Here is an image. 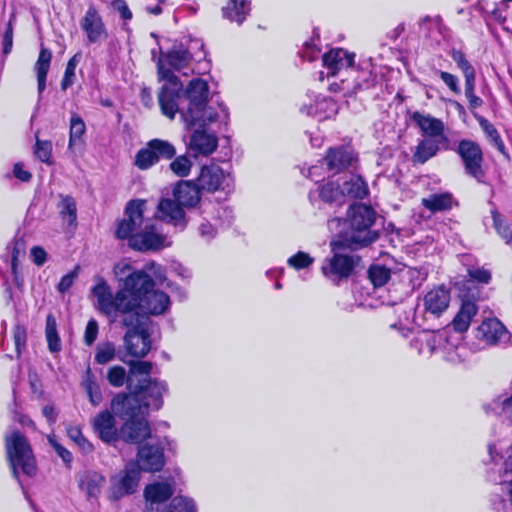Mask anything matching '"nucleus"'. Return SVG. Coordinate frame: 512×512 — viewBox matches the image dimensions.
Segmentation results:
<instances>
[{
    "label": "nucleus",
    "instance_id": "f8f14e48",
    "mask_svg": "<svg viewBox=\"0 0 512 512\" xmlns=\"http://www.w3.org/2000/svg\"><path fill=\"white\" fill-rule=\"evenodd\" d=\"M451 58L457 67L462 71L465 78V96L468 100L470 110L477 109L483 105V100L475 94L476 71L462 50L452 49Z\"/></svg>",
    "mask_w": 512,
    "mask_h": 512
},
{
    "label": "nucleus",
    "instance_id": "a211bd4d",
    "mask_svg": "<svg viewBox=\"0 0 512 512\" xmlns=\"http://www.w3.org/2000/svg\"><path fill=\"white\" fill-rule=\"evenodd\" d=\"M507 334V328L496 317L484 319L475 329V338L489 346L498 344Z\"/></svg>",
    "mask_w": 512,
    "mask_h": 512
},
{
    "label": "nucleus",
    "instance_id": "c9c22d12",
    "mask_svg": "<svg viewBox=\"0 0 512 512\" xmlns=\"http://www.w3.org/2000/svg\"><path fill=\"white\" fill-rule=\"evenodd\" d=\"M59 216L63 221H66L69 226H77V203L71 195H59Z\"/></svg>",
    "mask_w": 512,
    "mask_h": 512
},
{
    "label": "nucleus",
    "instance_id": "e2e57ef3",
    "mask_svg": "<svg viewBox=\"0 0 512 512\" xmlns=\"http://www.w3.org/2000/svg\"><path fill=\"white\" fill-rule=\"evenodd\" d=\"M112 7L120 13L124 20L132 19V12L124 0H113Z\"/></svg>",
    "mask_w": 512,
    "mask_h": 512
},
{
    "label": "nucleus",
    "instance_id": "393cba45",
    "mask_svg": "<svg viewBox=\"0 0 512 512\" xmlns=\"http://www.w3.org/2000/svg\"><path fill=\"white\" fill-rule=\"evenodd\" d=\"M184 206L180 204L175 198H162L158 204V211L160 217L175 226L180 225L185 227L187 220L185 217Z\"/></svg>",
    "mask_w": 512,
    "mask_h": 512
},
{
    "label": "nucleus",
    "instance_id": "6e6d98bb",
    "mask_svg": "<svg viewBox=\"0 0 512 512\" xmlns=\"http://www.w3.org/2000/svg\"><path fill=\"white\" fill-rule=\"evenodd\" d=\"M13 340L16 353L19 356L27 343V330L25 326L18 324L13 327Z\"/></svg>",
    "mask_w": 512,
    "mask_h": 512
},
{
    "label": "nucleus",
    "instance_id": "052dcab7",
    "mask_svg": "<svg viewBox=\"0 0 512 512\" xmlns=\"http://www.w3.org/2000/svg\"><path fill=\"white\" fill-rule=\"evenodd\" d=\"M77 269L78 268H75L73 271L61 277L57 286L59 292L64 293L71 288L74 278L77 276Z\"/></svg>",
    "mask_w": 512,
    "mask_h": 512
},
{
    "label": "nucleus",
    "instance_id": "f03ea898",
    "mask_svg": "<svg viewBox=\"0 0 512 512\" xmlns=\"http://www.w3.org/2000/svg\"><path fill=\"white\" fill-rule=\"evenodd\" d=\"M194 60L190 50L181 42H175L167 52L162 53L157 62V73L162 85L158 93V103L161 113L173 120L178 113V99L183 92V84L173 70L181 71Z\"/></svg>",
    "mask_w": 512,
    "mask_h": 512
},
{
    "label": "nucleus",
    "instance_id": "338daca9",
    "mask_svg": "<svg viewBox=\"0 0 512 512\" xmlns=\"http://www.w3.org/2000/svg\"><path fill=\"white\" fill-rule=\"evenodd\" d=\"M139 96H140V100H141L142 104L145 107H147V108L152 107V105H153V96H152L150 88L144 86L140 90Z\"/></svg>",
    "mask_w": 512,
    "mask_h": 512
},
{
    "label": "nucleus",
    "instance_id": "1a4fd4ad",
    "mask_svg": "<svg viewBox=\"0 0 512 512\" xmlns=\"http://www.w3.org/2000/svg\"><path fill=\"white\" fill-rule=\"evenodd\" d=\"M167 384L158 379H137L132 393H128L135 401L146 409L160 410L163 407V395L167 392Z\"/></svg>",
    "mask_w": 512,
    "mask_h": 512
},
{
    "label": "nucleus",
    "instance_id": "9d476101",
    "mask_svg": "<svg viewBox=\"0 0 512 512\" xmlns=\"http://www.w3.org/2000/svg\"><path fill=\"white\" fill-rule=\"evenodd\" d=\"M358 162V154L350 143L327 148L322 158V165L333 175L348 170Z\"/></svg>",
    "mask_w": 512,
    "mask_h": 512
},
{
    "label": "nucleus",
    "instance_id": "e433bc0d",
    "mask_svg": "<svg viewBox=\"0 0 512 512\" xmlns=\"http://www.w3.org/2000/svg\"><path fill=\"white\" fill-rule=\"evenodd\" d=\"M319 198L327 204L341 202L344 197V191L337 181H327L317 188Z\"/></svg>",
    "mask_w": 512,
    "mask_h": 512
},
{
    "label": "nucleus",
    "instance_id": "72a5a7b5",
    "mask_svg": "<svg viewBox=\"0 0 512 512\" xmlns=\"http://www.w3.org/2000/svg\"><path fill=\"white\" fill-rule=\"evenodd\" d=\"M454 287L458 292L461 303L467 301L477 304L481 300L482 288L466 277L455 282Z\"/></svg>",
    "mask_w": 512,
    "mask_h": 512
},
{
    "label": "nucleus",
    "instance_id": "473e14b6",
    "mask_svg": "<svg viewBox=\"0 0 512 512\" xmlns=\"http://www.w3.org/2000/svg\"><path fill=\"white\" fill-rule=\"evenodd\" d=\"M86 125L84 120L78 114H72L70 118L68 148L71 151L83 149L85 146L84 135Z\"/></svg>",
    "mask_w": 512,
    "mask_h": 512
},
{
    "label": "nucleus",
    "instance_id": "37998d69",
    "mask_svg": "<svg viewBox=\"0 0 512 512\" xmlns=\"http://www.w3.org/2000/svg\"><path fill=\"white\" fill-rule=\"evenodd\" d=\"M347 189V194L358 200H363L369 196V187L363 176L357 174L352 176L349 181L344 183Z\"/></svg>",
    "mask_w": 512,
    "mask_h": 512
},
{
    "label": "nucleus",
    "instance_id": "20e7f679",
    "mask_svg": "<svg viewBox=\"0 0 512 512\" xmlns=\"http://www.w3.org/2000/svg\"><path fill=\"white\" fill-rule=\"evenodd\" d=\"M114 414L124 420L119 439L128 444H142L151 435L149 422L141 414V407L125 392L117 393L111 400Z\"/></svg>",
    "mask_w": 512,
    "mask_h": 512
},
{
    "label": "nucleus",
    "instance_id": "7ed1b4c3",
    "mask_svg": "<svg viewBox=\"0 0 512 512\" xmlns=\"http://www.w3.org/2000/svg\"><path fill=\"white\" fill-rule=\"evenodd\" d=\"M146 200L132 199L124 209V218L118 221L115 237L127 240L128 246L138 252L158 251L164 246L165 237L157 232L155 224L144 218Z\"/></svg>",
    "mask_w": 512,
    "mask_h": 512
},
{
    "label": "nucleus",
    "instance_id": "2eb2a0df",
    "mask_svg": "<svg viewBox=\"0 0 512 512\" xmlns=\"http://www.w3.org/2000/svg\"><path fill=\"white\" fill-rule=\"evenodd\" d=\"M80 27L86 34L89 43L94 44L108 38L105 23L96 8L91 4L88 6L84 16L80 20Z\"/></svg>",
    "mask_w": 512,
    "mask_h": 512
},
{
    "label": "nucleus",
    "instance_id": "680f3d73",
    "mask_svg": "<svg viewBox=\"0 0 512 512\" xmlns=\"http://www.w3.org/2000/svg\"><path fill=\"white\" fill-rule=\"evenodd\" d=\"M13 175L21 182H30L32 179V173L24 169V165L21 162H17L13 165Z\"/></svg>",
    "mask_w": 512,
    "mask_h": 512
},
{
    "label": "nucleus",
    "instance_id": "5701e85b",
    "mask_svg": "<svg viewBox=\"0 0 512 512\" xmlns=\"http://www.w3.org/2000/svg\"><path fill=\"white\" fill-rule=\"evenodd\" d=\"M173 197L184 207L193 208L201 200V189L193 180H179L173 188Z\"/></svg>",
    "mask_w": 512,
    "mask_h": 512
},
{
    "label": "nucleus",
    "instance_id": "412c9836",
    "mask_svg": "<svg viewBox=\"0 0 512 512\" xmlns=\"http://www.w3.org/2000/svg\"><path fill=\"white\" fill-rule=\"evenodd\" d=\"M322 62L323 66L329 70V73L335 76L343 68L354 66L355 53L340 47L332 48L323 54Z\"/></svg>",
    "mask_w": 512,
    "mask_h": 512
},
{
    "label": "nucleus",
    "instance_id": "4c0bfd02",
    "mask_svg": "<svg viewBox=\"0 0 512 512\" xmlns=\"http://www.w3.org/2000/svg\"><path fill=\"white\" fill-rule=\"evenodd\" d=\"M392 275L389 267L383 264L373 263L367 269V278L374 289L385 286Z\"/></svg>",
    "mask_w": 512,
    "mask_h": 512
},
{
    "label": "nucleus",
    "instance_id": "2f4dec72",
    "mask_svg": "<svg viewBox=\"0 0 512 512\" xmlns=\"http://www.w3.org/2000/svg\"><path fill=\"white\" fill-rule=\"evenodd\" d=\"M174 493L173 486L168 482H154L146 485L144 496L151 505L164 503L169 500Z\"/></svg>",
    "mask_w": 512,
    "mask_h": 512
},
{
    "label": "nucleus",
    "instance_id": "58836bf2",
    "mask_svg": "<svg viewBox=\"0 0 512 512\" xmlns=\"http://www.w3.org/2000/svg\"><path fill=\"white\" fill-rule=\"evenodd\" d=\"M106 378L108 383L113 387L119 388L126 385L129 393H132V389L135 386V383L132 382V377L129 376L125 368L120 365L110 367L107 371Z\"/></svg>",
    "mask_w": 512,
    "mask_h": 512
},
{
    "label": "nucleus",
    "instance_id": "ddd939ff",
    "mask_svg": "<svg viewBox=\"0 0 512 512\" xmlns=\"http://www.w3.org/2000/svg\"><path fill=\"white\" fill-rule=\"evenodd\" d=\"M136 469L144 472H160L165 465L164 448L159 444L145 443L139 446L136 453Z\"/></svg>",
    "mask_w": 512,
    "mask_h": 512
},
{
    "label": "nucleus",
    "instance_id": "7c9ffc66",
    "mask_svg": "<svg viewBox=\"0 0 512 512\" xmlns=\"http://www.w3.org/2000/svg\"><path fill=\"white\" fill-rule=\"evenodd\" d=\"M251 11V2L248 0H228L227 5L222 8V15L230 22L243 24Z\"/></svg>",
    "mask_w": 512,
    "mask_h": 512
},
{
    "label": "nucleus",
    "instance_id": "c03bdc74",
    "mask_svg": "<svg viewBox=\"0 0 512 512\" xmlns=\"http://www.w3.org/2000/svg\"><path fill=\"white\" fill-rule=\"evenodd\" d=\"M129 365V376L132 377V382L136 383L137 379L151 378L153 364L150 361L143 360H130L126 362Z\"/></svg>",
    "mask_w": 512,
    "mask_h": 512
},
{
    "label": "nucleus",
    "instance_id": "09e8293b",
    "mask_svg": "<svg viewBox=\"0 0 512 512\" xmlns=\"http://www.w3.org/2000/svg\"><path fill=\"white\" fill-rule=\"evenodd\" d=\"M169 166L175 175L186 177L190 174L192 162L186 155H180L174 157Z\"/></svg>",
    "mask_w": 512,
    "mask_h": 512
},
{
    "label": "nucleus",
    "instance_id": "9b49d317",
    "mask_svg": "<svg viewBox=\"0 0 512 512\" xmlns=\"http://www.w3.org/2000/svg\"><path fill=\"white\" fill-rule=\"evenodd\" d=\"M139 469L131 464L110 477L108 499L116 502L136 492L140 481Z\"/></svg>",
    "mask_w": 512,
    "mask_h": 512
},
{
    "label": "nucleus",
    "instance_id": "864d4df0",
    "mask_svg": "<svg viewBox=\"0 0 512 512\" xmlns=\"http://www.w3.org/2000/svg\"><path fill=\"white\" fill-rule=\"evenodd\" d=\"M15 20V16L12 15L9 18V21L6 25V28L2 34V53L7 56L11 53L13 48V22Z\"/></svg>",
    "mask_w": 512,
    "mask_h": 512
},
{
    "label": "nucleus",
    "instance_id": "603ef678",
    "mask_svg": "<svg viewBox=\"0 0 512 512\" xmlns=\"http://www.w3.org/2000/svg\"><path fill=\"white\" fill-rule=\"evenodd\" d=\"M77 66L76 55L72 56L65 67L64 75L60 83V87L63 91L67 90L74 83L75 69Z\"/></svg>",
    "mask_w": 512,
    "mask_h": 512
},
{
    "label": "nucleus",
    "instance_id": "4468645a",
    "mask_svg": "<svg viewBox=\"0 0 512 512\" xmlns=\"http://www.w3.org/2000/svg\"><path fill=\"white\" fill-rule=\"evenodd\" d=\"M378 238L379 233L377 231H368L364 235L355 231L352 234L339 233L336 238L330 241L329 247L331 252H353L368 247Z\"/></svg>",
    "mask_w": 512,
    "mask_h": 512
},
{
    "label": "nucleus",
    "instance_id": "aec40b11",
    "mask_svg": "<svg viewBox=\"0 0 512 512\" xmlns=\"http://www.w3.org/2000/svg\"><path fill=\"white\" fill-rule=\"evenodd\" d=\"M226 176L223 169L216 165H204L201 167L196 183L201 191L214 193L219 190H224V182Z\"/></svg>",
    "mask_w": 512,
    "mask_h": 512
},
{
    "label": "nucleus",
    "instance_id": "0eeeda50",
    "mask_svg": "<svg viewBox=\"0 0 512 512\" xmlns=\"http://www.w3.org/2000/svg\"><path fill=\"white\" fill-rule=\"evenodd\" d=\"M444 150H449L447 145ZM461 159L465 173L475 179L478 183H483L486 176L484 168L485 158L480 144L471 139L459 140L456 148H451Z\"/></svg>",
    "mask_w": 512,
    "mask_h": 512
},
{
    "label": "nucleus",
    "instance_id": "49530a36",
    "mask_svg": "<svg viewBox=\"0 0 512 512\" xmlns=\"http://www.w3.org/2000/svg\"><path fill=\"white\" fill-rule=\"evenodd\" d=\"M156 156H154L151 149H149L148 143L139 149L134 158V165L140 170H148L152 166L156 165Z\"/></svg>",
    "mask_w": 512,
    "mask_h": 512
},
{
    "label": "nucleus",
    "instance_id": "bb28decb",
    "mask_svg": "<svg viewBox=\"0 0 512 512\" xmlns=\"http://www.w3.org/2000/svg\"><path fill=\"white\" fill-rule=\"evenodd\" d=\"M479 307L472 302H463L459 310L452 319L450 325L456 333H465L468 331L473 318L478 314Z\"/></svg>",
    "mask_w": 512,
    "mask_h": 512
},
{
    "label": "nucleus",
    "instance_id": "69168bd1",
    "mask_svg": "<svg viewBox=\"0 0 512 512\" xmlns=\"http://www.w3.org/2000/svg\"><path fill=\"white\" fill-rule=\"evenodd\" d=\"M42 414L49 424H54L57 420V413L53 404H47L42 408Z\"/></svg>",
    "mask_w": 512,
    "mask_h": 512
},
{
    "label": "nucleus",
    "instance_id": "6ab92c4d",
    "mask_svg": "<svg viewBox=\"0 0 512 512\" xmlns=\"http://www.w3.org/2000/svg\"><path fill=\"white\" fill-rule=\"evenodd\" d=\"M411 119L419 127L424 138H438L441 142H448V137L444 133V123L441 119L429 114L425 115L419 111H414L411 114Z\"/></svg>",
    "mask_w": 512,
    "mask_h": 512
},
{
    "label": "nucleus",
    "instance_id": "c85d7f7f",
    "mask_svg": "<svg viewBox=\"0 0 512 512\" xmlns=\"http://www.w3.org/2000/svg\"><path fill=\"white\" fill-rule=\"evenodd\" d=\"M422 206L431 213L450 211L458 201L454 199L450 192L434 193L427 198H422Z\"/></svg>",
    "mask_w": 512,
    "mask_h": 512
},
{
    "label": "nucleus",
    "instance_id": "a19ab883",
    "mask_svg": "<svg viewBox=\"0 0 512 512\" xmlns=\"http://www.w3.org/2000/svg\"><path fill=\"white\" fill-rule=\"evenodd\" d=\"M45 337L48 350L51 353H59L62 349L61 339L57 330L56 318L52 313H49L46 317Z\"/></svg>",
    "mask_w": 512,
    "mask_h": 512
},
{
    "label": "nucleus",
    "instance_id": "13d9d810",
    "mask_svg": "<svg viewBox=\"0 0 512 512\" xmlns=\"http://www.w3.org/2000/svg\"><path fill=\"white\" fill-rule=\"evenodd\" d=\"M440 79L443 81V83L450 89L451 92L454 94H460L461 88L459 85V79L456 75L447 72L439 70L437 71Z\"/></svg>",
    "mask_w": 512,
    "mask_h": 512
},
{
    "label": "nucleus",
    "instance_id": "39448f33",
    "mask_svg": "<svg viewBox=\"0 0 512 512\" xmlns=\"http://www.w3.org/2000/svg\"><path fill=\"white\" fill-rule=\"evenodd\" d=\"M184 93L189 104L186 110L179 109L178 112L188 129L197 124L203 127L216 120V113L207 115L209 85L206 80L193 78L187 84Z\"/></svg>",
    "mask_w": 512,
    "mask_h": 512
},
{
    "label": "nucleus",
    "instance_id": "ea45409f",
    "mask_svg": "<svg viewBox=\"0 0 512 512\" xmlns=\"http://www.w3.org/2000/svg\"><path fill=\"white\" fill-rule=\"evenodd\" d=\"M82 387L84 388L92 406H98L102 402L103 397L100 386L97 383L90 367H87L85 371V378L82 382Z\"/></svg>",
    "mask_w": 512,
    "mask_h": 512
},
{
    "label": "nucleus",
    "instance_id": "cd10ccee",
    "mask_svg": "<svg viewBox=\"0 0 512 512\" xmlns=\"http://www.w3.org/2000/svg\"><path fill=\"white\" fill-rule=\"evenodd\" d=\"M440 143H442L440 140L432 138H422L419 140L412 154V163L414 165H423L428 162L438 154Z\"/></svg>",
    "mask_w": 512,
    "mask_h": 512
},
{
    "label": "nucleus",
    "instance_id": "dca6fc26",
    "mask_svg": "<svg viewBox=\"0 0 512 512\" xmlns=\"http://www.w3.org/2000/svg\"><path fill=\"white\" fill-rule=\"evenodd\" d=\"M115 416L112 410L105 409L100 411L92 422L94 432L108 445H114L119 440L120 429L116 427Z\"/></svg>",
    "mask_w": 512,
    "mask_h": 512
},
{
    "label": "nucleus",
    "instance_id": "423d86ee",
    "mask_svg": "<svg viewBox=\"0 0 512 512\" xmlns=\"http://www.w3.org/2000/svg\"><path fill=\"white\" fill-rule=\"evenodd\" d=\"M4 447L6 460L15 478L19 476V469L29 477L36 475L37 463L32 446L20 430L15 429L4 436Z\"/></svg>",
    "mask_w": 512,
    "mask_h": 512
},
{
    "label": "nucleus",
    "instance_id": "0e129e2a",
    "mask_svg": "<svg viewBox=\"0 0 512 512\" xmlns=\"http://www.w3.org/2000/svg\"><path fill=\"white\" fill-rule=\"evenodd\" d=\"M33 262L37 266H42L47 260V252L41 246H34L31 249Z\"/></svg>",
    "mask_w": 512,
    "mask_h": 512
},
{
    "label": "nucleus",
    "instance_id": "de8ad7c7",
    "mask_svg": "<svg viewBox=\"0 0 512 512\" xmlns=\"http://www.w3.org/2000/svg\"><path fill=\"white\" fill-rule=\"evenodd\" d=\"M493 225L500 237L507 243L512 242V230L510 226L505 222L502 215L497 211L491 212Z\"/></svg>",
    "mask_w": 512,
    "mask_h": 512
},
{
    "label": "nucleus",
    "instance_id": "79ce46f5",
    "mask_svg": "<svg viewBox=\"0 0 512 512\" xmlns=\"http://www.w3.org/2000/svg\"><path fill=\"white\" fill-rule=\"evenodd\" d=\"M149 149L156 156V162L160 160H172L176 156L175 147L167 140L154 138L148 142Z\"/></svg>",
    "mask_w": 512,
    "mask_h": 512
},
{
    "label": "nucleus",
    "instance_id": "f704fd0d",
    "mask_svg": "<svg viewBox=\"0 0 512 512\" xmlns=\"http://www.w3.org/2000/svg\"><path fill=\"white\" fill-rule=\"evenodd\" d=\"M476 119L486 137L489 139L490 143L495 147V149L504 157L509 158V153L497 128L483 116H477Z\"/></svg>",
    "mask_w": 512,
    "mask_h": 512
},
{
    "label": "nucleus",
    "instance_id": "4be33fe9",
    "mask_svg": "<svg viewBox=\"0 0 512 512\" xmlns=\"http://www.w3.org/2000/svg\"><path fill=\"white\" fill-rule=\"evenodd\" d=\"M351 214L350 225L353 231L362 235L368 231L374 225L376 219V213L374 209L365 204H353L350 206Z\"/></svg>",
    "mask_w": 512,
    "mask_h": 512
},
{
    "label": "nucleus",
    "instance_id": "5fc2aeb1",
    "mask_svg": "<svg viewBox=\"0 0 512 512\" xmlns=\"http://www.w3.org/2000/svg\"><path fill=\"white\" fill-rule=\"evenodd\" d=\"M468 280H472L476 284H489L492 280L491 272L485 268L468 269Z\"/></svg>",
    "mask_w": 512,
    "mask_h": 512
},
{
    "label": "nucleus",
    "instance_id": "f257e3e1",
    "mask_svg": "<svg viewBox=\"0 0 512 512\" xmlns=\"http://www.w3.org/2000/svg\"><path fill=\"white\" fill-rule=\"evenodd\" d=\"M114 273L118 283L115 292L101 276L90 291L97 300V310L108 322L119 321L127 329L123 337L127 354L142 359L152 347L146 322L152 316L164 315L171 300L166 292L156 289V281L143 269L123 263L115 265Z\"/></svg>",
    "mask_w": 512,
    "mask_h": 512
},
{
    "label": "nucleus",
    "instance_id": "c756f323",
    "mask_svg": "<svg viewBox=\"0 0 512 512\" xmlns=\"http://www.w3.org/2000/svg\"><path fill=\"white\" fill-rule=\"evenodd\" d=\"M52 57L53 56L51 50L45 47L43 44H41L38 58L35 63L37 88L39 96H41L44 90L46 89L47 75L50 69Z\"/></svg>",
    "mask_w": 512,
    "mask_h": 512
},
{
    "label": "nucleus",
    "instance_id": "b1692460",
    "mask_svg": "<svg viewBox=\"0 0 512 512\" xmlns=\"http://www.w3.org/2000/svg\"><path fill=\"white\" fill-rule=\"evenodd\" d=\"M218 147V138L213 133H208L204 129L193 131L189 141V149L196 155L209 156Z\"/></svg>",
    "mask_w": 512,
    "mask_h": 512
},
{
    "label": "nucleus",
    "instance_id": "a18cd8bd",
    "mask_svg": "<svg viewBox=\"0 0 512 512\" xmlns=\"http://www.w3.org/2000/svg\"><path fill=\"white\" fill-rule=\"evenodd\" d=\"M52 150L53 146L50 140H41L36 135L34 154L40 162L45 163L47 165H52Z\"/></svg>",
    "mask_w": 512,
    "mask_h": 512
},
{
    "label": "nucleus",
    "instance_id": "774afa93",
    "mask_svg": "<svg viewBox=\"0 0 512 512\" xmlns=\"http://www.w3.org/2000/svg\"><path fill=\"white\" fill-rule=\"evenodd\" d=\"M75 444L85 455L90 454L94 451L93 444L84 435Z\"/></svg>",
    "mask_w": 512,
    "mask_h": 512
},
{
    "label": "nucleus",
    "instance_id": "bf43d9fd",
    "mask_svg": "<svg viewBox=\"0 0 512 512\" xmlns=\"http://www.w3.org/2000/svg\"><path fill=\"white\" fill-rule=\"evenodd\" d=\"M99 331L98 322L91 318L86 325L83 341L87 346H91L97 339Z\"/></svg>",
    "mask_w": 512,
    "mask_h": 512
},
{
    "label": "nucleus",
    "instance_id": "4d7b16f0",
    "mask_svg": "<svg viewBox=\"0 0 512 512\" xmlns=\"http://www.w3.org/2000/svg\"><path fill=\"white\" fill-rule=\"evenodd\" d=\"M50 446L54 449L57 455L62 459L67 468L71 467L73 460L72 453L66 449L61 443H59L54 437H48Z\"/></svg>",
    "mask_w": 512,
    "mask_h": 512
},
{
    "label": "nucleus",
    "instance_id": "6e6552de",
    "mask_svg": "<svg viewBox=\"0 0 512 512\" xmlns=\"http://www.w3.org/2000/svg\"><path fill=\"white\" fill-rule=\"evenodd\" d=\"M332 253L331 257L324 259L321 273L326 279L339 285L341 282L347 281L354 274L362 258L359 255Z\"/></svg>",
    "mask_w": 512,
    "mask_h": 512
},
{
    "label": "nucleus",
    "instance_id": "f3484780",
    "mask_svg": "<svg viewBox=\"0 0 512 512\" xmlns=\"http://www.w3.org/2000/svg\"><path fill=\"white\" fill-rule=\"evenodd\" d=\"M450 301L451 289L445 284L435 285L424 295V310L435 317H440L448 309Z\"/></svg>",
    "mask_w": 512,
    "mask_h": 512
},
{
    "label": "nucleus",
    "instance_id": "a878e982",
    "mask_svg": "<svg viewBox=\"0 0 512 512\" xmlns=\"http://www.w3.org/2000/svg\"><path fill=\"white\" fill-rule=\"evenodd\" d=\"M106 478L94 470H86L78 478V487L86 493L88 499L98 498Z\"/></svg>",
    "mask_w": 512,
    "mask_h": 512
},
{
    "label": "nucleus",
    "instance_id": "3c124183",
    "mask_svg": "<svg viewBox=\"0 0 512 512\" xmlns=\"http://www.w3.org/2000/svg\"><path fill=\"white\" fill-rule=\"evenodd\" d=\"M313 262L314 258L303 251H298L287 260V264L296 270L308 268Z\"/></svg>",
    "mask_w": 512,
    "mask_h": 512
},
{
    "label": "nucleus",
    "instance_id": "8fccbe9b",
    "mask_svg": "<svg viewBox=\"0 0 512 512\" xmlns=\"http://www.w3.org/2000/svg\"><path fill=\"white\" fill-rule=\"evenodd\" d=\"M116 350L115 345L112 342H105L103 345L98 346L95 353V362L103 365L115 358Z\"/></svg>",
    "mask_w": 512,
    "mask_h": 512
}]
</instances>
